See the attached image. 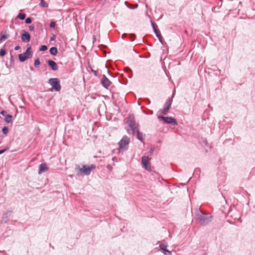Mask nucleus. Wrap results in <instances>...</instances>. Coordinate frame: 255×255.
Listing matches in <instances>:
<instances>
[{
	"label": "nucleus",
	"instance_id": "e433bc0d",
	"mask_svg": "<svg viewBox=\"0 0 255 255\" xmlns=\"http://www.w3.org/2000/svg\"><path fill=\"white\" fill-rule=\"evenodd\" d=\"M93 73H94V74H95V75H96V71H95L93 70Z\"/></svg>",
	"mask_w": 255,
	"mask_h": 255
},
{
	"label": "nucleus",
	"instance_id": "cd10ccee",
	"mask_svg": "<svg viewBox=\"0 0 255 255\" xmlns=\"http://www.w3.org/2000/svg\"><path fill=\"white\" fill-rule=\"evenodd\" d=\"M32 22L31 19L30 17H28L25 19V23L27 24H30Z\"/></svg>",
	"mask_w": 255,
	"mask_h": 255
},
{
	"label": "nucleus",
	"instance_id": "4c0bfd02",
	"mask_svg": "<svg viewBox=\"0 0 255 255\" xmlns=\"http://www.w3.org/2000/svg\"><path fill=\"white\" fill-rule=\"evenodd\" d=\"M126 35H127L126 34H124L123 35V36H126Z\"/></svg>",
	"mask_w": 255,
	"mask_h": 255
},
{
	"label": "nucleus",
	"instance_id": "412c9836",
	"mask_svg": "<svg viewBox=\"0 0 255 255\" xmlns=\"http://www.w3.org/2000/svg\"><path fill=\"white\" fill-rule=\"evenodd\" d=\"M151 25H152V26L153 27V30L154 31L155 33H157V32H158V29L156 27V25L153 23V22L151 21Z\"/></svg>",
	"mask_w": 255,
	"mask_h": 255
},
{
	"label": "nucleus",
	"instance_id": "f8f14e48",
	"mask_svg": "<svg viewBox=\"0 0 255 255\" xmlns=\"http://www.w3.org/2000/svg\"><path fill=\"white\" fill-rule=\"evenodd\" d=\"M47 63L52 70L56 71L58 70V68L57 64L54 61L49 60L47 61Z\"/></svg>",
	"mask_w": 255,
	"mask_h": 255
},
{
	"label": "nucleus",
	"instance_id": "f3484780",
	"mask_svg": "<svg viewBox=\"0 0 255 255\" xmlns=\"http://www.w3.org/2000/svg\"><path fill=\"white\" fill-rule=\"evenodd\" d=\"M167 247V246L165 245H163V244H161L160 245V248L161 250H163L164 252H167L169 254H170L171 253V252H170L169 251L167 250L166 249Z\"/></svg>",
	"mask_w": 255,
	"mask_h": 255
},
{
	"label": "nucleus",
	"instance_id": "20e7f679",
	"mask_svg": "<svg viewBox=\"0 0 255 255\" xmlns=\"http://www.w3.org/2000/svg\"><path fill=\"white\" fill-rule=\"evenodd\" d=\"M129 138L125 135L123 136L122 139L119 142V151H125L127 150L128 144L129 143Z\"/></svg>",
	"mask_w": 255,
	"mask_h": 255
},
{
	"label": "nucleus",
	"instance_id": "c85d7f7f",
	"mask_svg": "<svg viewBox=\"0 0 255 255\" xmlns=\"http://www.w3.org/2000/svg\"><path fill=\"white\" fill-rule=\"evenodd\" d=\"M55 26V22L54 21H52L50 24V27L51 28H54Z\"/></svg>",
	"mask_w": 255,
	"mask_h": 255
},
{
	"label": "nucleus",
	"instance_id": "0eeeda50",
	"mask_svg": "<svg viewBox=\"0 0 255 255\" xmlns=\"http://www.w3.org/2000/svg\"><path fill=\"white\" fill-rule=\"evenodd\" d=\"M159 120H163L165 123L173 124L174 126L178 125L176 120L172 117L158 116Z\"/></svg>",
	"mask_w": 255,
	"mask_h": 255
},
{
	"label": "nucleus",
	"instance_id": "9d476101",
	"mask_svg": "<svg viewBox=\"0 0 255 255\" xmlns=\"http://www.w3.org/2000/svg\"><path fill=\"white\" fill-rule=\"evenodd\" d=\"M23 33L21 35V39L24 42H28L30 41V35L27 31H22Z\"/></svg>",
	"mask_w": 255,
	"mask_h": 255
},
{
	"label": "nucleus",
	"instance_id": "2eb2a0df",
	"mask_svg": "<svg viewBox=\"0 0 255 255\" xmlns=\"http://www.w3.org/2000/svg\"><path fill=\"white\" fill-rule=\"evenodd\" d=\"M49 52L51 54L56 55L57 53V49L56 47H52L50 49Z\"/></svg>",
	"mask_w": 255,
	"mask_h": 255
},
{
	"label": "nucleus",
	"instance_id": "7ed1b4c3",
	"mask_svg": "<svg viewBox=\"0 0 255 255\" xmlns=\"http://www.w3.org/2000/svg\"><path fill=\"white\" fill-rule=\"evenodd\" d=\"M127 123L130 128V130L128 131V132L133 134L134 133V130L136 128L134 117L133 115L129 116L127 119Z\"/></svg>",
	"mask_w": 255,
	"mask_h": 255
},
{
	"label": "nucleus",
	"instance_id": "bb28decb",
	"mask_svg": "<svg viewBox=\"0 0 255 255\" xmlns=\"http://www.w3.org/2000/svg\"><path fill=\"white\" fill-rule=\"evenodd\" d=\"M5 54V50L4 49H1L0 50V55L1 56H3Z\"/></svg>",
	"mask_w": 255,
	"mask_h": 255
},
{
	"label": "nucleus",
	"instance_id": "6ab92c4d",
	"mask_svg": "<svg viewBox=\"0 0 255 255\" xmlns=\"http://www.w3.org/2000/svg\"><path fill=\"white\" fill-rule=\"evenodd\" d=\"M39 5L41 6L44 7H48V4L46 2H45L43 0H41Z\"/></svg>",
	"mask_w": 255,
	"mask_h": 255
},
{
	"label": "nucleus",
	"instance_id": "f704fd0d",
	"mask_svg": "<svg viewBox=\"0 0 255 255\" xmlns=\"http://www.w3.org/2000/svg\"><path fill=\"white\" fill-rule=\"evenodd\" d=\"M19 48H20V47L19 46H16L15 47L14 50H18L19 49Z\"/></svg>",
	"mask_w": 255,
	"mask_h": 255
},
{
	"label": "nucleus",
	"instance_id": "f257e3e1",
	"mask_svg": "<svg viewBox=\"0 0 255 255\" xmlns=\"http://www.w3.org/2000/svg\"><path fill=\"white\" fill-rule=\"evenodd\" d=\"M96 166L94 165H91L90 166H87L85 165H82L81 167L79 165H77L75 167V170L77 171V175L83 174L85 175H89L92 170L94 169Z\"/></svg>",
	"mask_w": 255,
	"mask_h": 255
},
{
	"label": "nucleus",
	"instance_id": "b1692460",
	"mask_svg": "<svg viewBox=\"0 0 255 255\" xmlns=\"http://www.w3.org/2000/svg\"><path fill=\"white\" fill-rule=\"evenodd\" d=\"M40 64V62L39 59L37 58L34 61V66L35 67H38Z\"/></svg>",
	"mask_w": 255,
	"mask_h": 255
},
{
	"label": "nucleus",
	"instance_id": "4468645a",
	"mask_svg": "<svg viewBox=\"0 0 255 255\" xmlns=\"http://www.w3.org/2000/svg\"><path fill=\"white\" fill-rule=\"evenodd\" d=\"M10 215L11 212L9 211H7L6 212L3 213L2 217V221L6 223L8 220V219L10 216Z\"/></svg>",
	"mask_w": 255,
	"mask_h": 255
},
{
	"label": "nucleus",
	"instance_id": "dca6fc26",
	"mask_svg": "<svg viewBox=\"0 0 255 255\" xmlns=\"http://www.w3.org/2000/svg\"><path fill=\"white\" fill-rule=\"evenodd\" d=\"M12 116L10 115H6L4 118V121L6 123H10L12 121Z\"/></svg>",
	"mask_w": 255,
	"mask_h": 255
},
{
	"label": "nucleus",
	"instance_id": "9b49d317",
	"mask_svg": "<svg viewBox=\"0 0 255 255\" xmlns=\"http://www.w3.org/2000/svg\"><path fill=\"white\" fill-rule=\"evenodd\" d=\"M101 81L103 86L106 88H108L111 84V81L104 75L103 76Z\"/></svg>",
	"mask_w": 255,
	"mask_h": 255
},
{
	"label": "nucleus",
	"instance_id": "1a4fd4ad",
	"mask_svg": "<svg viewBox=\"0 0 255 255\" xmlns=\"http://www.w3.org/2000/svg\"><path fill=\"white\" fill-rule=\"evenodd\" d=\"M171 100L170 99H168L165 104L164 108L161 111V113L163 115H166L169 110V109L171 107Z\"/></svg>",
	"mask_w": 255,
	"mask_h": 255
},
{
	"label": "nucleus",
	"instance_id": "aec40b11",
	"mask_svg": "<svg viewBox=\"0 0 255 255\" xmlns=\"http://www.w3.org/2000/svg\"><path fill=\"white\" fill-rule=\"evenodd\" d=\"M9 37V35L8 34H7L5 32L4 34H2L0 38V40L1 41L2 40H4V39H7V38H8Z\"/></svg>",
	"mask_w": 255,
	"mask_h": 255
},
{
	"label": "nucleus",
	"instance_id": "c756f323",
	"mask_svg": "<svg viewBox=\"0 0 255 255\" xmlns=\"http://www.w3.org/2000/svg\"><path fill=\"white\" fill-rule=\"evenodd\" d=\"M154 147H151L149 150V153L150 154H151L153 151H154Z\"/></svg>",
	"mask_w": 255,
	"mask_h": 255
},
{
	"label": "nucleus",
	"instance_id": "473e14b6",
	"mask_svg": "<svg viewBox=\"0 0 255 255\" xmlns=\"http://www.w3.org/2000/svg\"><path fill=\"white\" fill-rule=\"evenodd\" d=\"M6 112L5 111H2L0 112V114L3 116H5V115H6Z\"/></svg>",
	"mask_w": 255,
	"mask_h": 255
},
{
	"label": "nucleus",
	"instance_id": "c9c22d12",
	"mask_svg": "<svg viewBox=\"0 0 255 255\" xmlns=\"http://www.w3.org/2000/svg\"><path fill=\"white\" fill-rule=\"evenodd\" d=\"M55 36L53 35L52 37L51 38V40H54L55 39Z\"/></svg>",
	"mask_w": 255,
	"mask_h": 255
},
{
	"label": "nucleus",
	"instance_id": "7c9ffc66",
	"mask_svg": "<svg viewBox=\"0 0 255 255\" xmlns=\"http://www.w3.org/2000/svg\"><path fill=\"white\" fill-rule=\"evenodd\" d=\"M28 28H29V30H30V31H32L34 29V27L32 25L29 26Z\"/></svg>",
	"mask_w": 255,
	"mask_h": 255
},
{
	"label": "nucleus",
	"instance_id": "f03ea898",
	"mask_svg": "<svg viewBox=\"0 0 255 255\" xmlns=\"http://www.w3.org/2000/svg\"><path fill=\"white\" fill-rule=\"evenodd\" d=\"M212 216H207L200 210L197 211L196 215V220L201 225H204L209 223L211 221Z\"/></svg>",
	"mask_w": 255,
	"mask_h": 255
},
{
	"label": "nucleus",
	"instance_id": "39448f33",
	"mask_svg": "<svg viewBox=\"0 0 255 255\" xmlns=\"http://www.w3.org/2000/svg\"><path fill=\"white\" fill-rule=\"evenodd\" d=\"M32 53L31 51V46H29L27 48L26 51L23 53L19 54L18 58L20 62H24L27 59L30 58L32 57Z\"/></svg>",
	"mask_w": 255,
	"mask_h": 255
},
{
	"label": "nucleus",
	"instance_id": "2f4dec72",
	"mask_svg": "<svg viewBox=\"0 0 255 255\" xmlns=\"http://www.w3.org/2000/svg\"><path fill=\"white\" fill-rule=\"evenodd\" d=\"M135 36V35L133 34H131L130 35V38L131 39V41L133 40Z\"/></svg>",
	"mask_w": 255,
	"mask_h": 255
},
{
	"label": "nucleus",
	"instance_id": "a878e982",
	"mask_svg": "<svg viewBox=\"0 0 255 255\" xmlns=\"http://www.w3.org/2000/svg\"><path fill=\"white\" fill-rule=\"evenodd\" d=\"M47 49V47L46 45H42L40 47L39 50L41 51H44L46 50Z\"/></svg>",
	"mask_w": 255,
	"mask_h": 255
},
{
	"label": "nucleus",
	"instance_id": "a211bd4d",
	"mask_svg": "<svg viewBox=\"0 0 255 255\" xmlns=\"http://www.w3.org/2000/svg\"><path fill=\"white\" fill-rule=\"evenodd\" d=\"M137 137L138 139L141 140L142 138V133L139 132V130L137 129Z\"/></svg>",
	"mask_w": 255,
	"mask_h": 255
},
{
	"label": "nucleus",
	"instance_id": "ddd939ff",
	"mask_svg": "<svg viewBox=\"0 0 255 255\" xmlns=\"http://www.w3.org/2000/svg\"><path fill=\"white\" fill-rule=\"evenodd\" d=\"M48 168L46 163H42L39 165L38 174H41L42 173L48 171Z\"/></svg>",
	"mask_w": 255,
	"mask_h": 255
},
{
	"label": "nucleus",
	"instance_id": "6e6552de",
	"mask_svg": "<svg viewBox=\"0 0 255 255\" xmlns=\"http://www.w3.org/2000/svg\"><path fill=\"white\" fill-rule=\"evenodd\" d=\"M149 158L148 156H142L141 158V162L145 168L147 170H150V165L149 163Z\"/></svg>",
	"mask_w": 255,
	"mask_h": 255
},
{
	"label": "nucleus",
	"instance_id": "72a5a7b5",
	"mask_svg": "<svg viewBox=\"0 0 255 255\" xmlns=\"http://www.w3.org/2000/svg\"><path fill=\"white\" fill-rule=\"evenodd\" d=\"M6 149L0 150V154L3 153L5 151H6Z\"/></svg>",
	"mask_w": 255,
	"mask_h": 255
},
{
	"label": "nucleus",
	"instance_id": "393cba45",
	"mask_svg": "<svg viewBox=\"0 0 255 255\" xmlns=\"http://www.w3.org/2000/svg\"><path fill=\"white\" fill-rule=\"evenodd\" d=\"M155 33L156 34V35L158 37L160 42L162 43V37H161V35L160 34L159 32L158 31V32H157V33Z\"/></svg>",
	"mask_w": 255,
	"mask_h": 255
},
{
	"label": "nucleus",
	"instance_id": "423d86ee",
	"mask_svg": "<svg viewBox=\"0 0 255 255\" xmlns=\"http://www.w3.org/2000/svg\"><path fill=\"white\" fill-rule=\"evenodd\" d=\"M49 83L55 91H59L61 89V86L59 81L57 78H50L49 80Z\"/></svg>",
	"mask_w": 255,
	"mask_h": 255
},
{
	"label": "nucleus",
	"instance_id": "5701e85b",
	"mask_svg": "<svg viewBox=\"0 0 255 255\" xmlns=\"http://www.w3.org/2000/svg\"><path fill=\"white\" fill-rule=\"evenodd\" d=\"M2 131L4 134L6 135L8 132V128L7 127H4L2 128Z\"/></svg>",
	"mask_w": 255,
	"mask_h": 255
},
{
	"label": "nucleus",
	"instance_id": "4be33fe9",
	"mask_svg": "<svg viewBox=\"0 0 255 255\" xmlns=\"http://www.w3.org/2000/svg\"><path fill=\"white\" fill-rule=\"evenodd\" d=\"M25 14L24 13H20L18 14L17 17L21 20H23L25 18Z\"/></svg>",
	"mask_w": 255,
	"mask_h": 255
}]
</instances>
